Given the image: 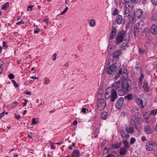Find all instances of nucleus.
I'll list each match as a JSON object with an SVG mask.
<instances>
[{"mask_svg": "<svg viewBox=\"0 0 157 157\" xmlns=\"http://www.w3.org/2000/svg\"><path fill=\"white\" fill-rule=\"evenodd\" d=\"M132 81L130 80L125 79L122 82L121 84L120 81L112 84V86L116 88L120 95H123L129 93L131 90Z\"/></svg>", "mask_w": 157, "mask_h": 157, "instance_id": "nucleus-1", "label": "nucleus"}, {"mask_svg": "<svg viewBox=\"0 0 157 157\" xmlns=\"http://www.w3.org/2000/svg\"><path fill=\"white\" fill-rule=\"evenodd\" d=\"M116 88L109 87L106 90V93L105 98L106 99H108L110 98L111 101L114 102L118 98L117 93L116 92Z\"/></svg>", "mask_w": 157, "mask_h": 157, "instance_id": "nucleus-2", "label": "nucleus"}, {"mask_svg": "<svg viewBox=\"0 0 157 157\" xmlns=\"http://www.w3.org/2000/svg\"><path fill=\"white\" fill-rule=\"evenodd\" d=\"M109 64L108 62L106 65V72L108 74H111L112 75L117 71L121 66L120 63H115L110 66H109Z\"/></svg>", "mask_w": 157, "mask_h": 157, "instance_id": "nucleus-3", "label": "nucleus"}, {"mask_svg": "<svg viewBox=\"0 0 157 157\" xmlns=\"http://www.w3.org/2000/svg\"><path fill=\"white\" fill-rule=\"evenodd\" d=\"M126 40L125 33L124 31L119 32L116 37V44L117 45H119L123 42V40Z\"/></svg>", "mask_w": 157, "mask_h": 157, "instance_id": "nucleus-4", "label": "nucleus"}, {"mask_svg": "<svg viewBox=\"0 0 157 157\" xmlns=\"http://www.w3.org/2000/svg\"><path fill=\"white\" fill-rule=\"evenodd\" d=\"M144 24V22L142 21H139L136 24L133 29V34L135 36L140 32V30L143 29Z\"/></svg>", "mask_w": 157, "mask_h": 157, "instance_id": "nucleus-5", "label": "nucleus"}, {"mask_svg": "<svg viewBox=\"0 0 157 157\" xmlns=\"http://www.w3.org/2000/svg\"><path fill=\"white\" fill-rule=\"evenodd\" d=\"M106 105L105 101L104 99H100L98 101L97 107L99 110L103 109Z\"/></svg>", "mask_w": 157, "mask_h": 157, "instance_id": "nucleus-6", "label": "nucleus"}, {"mask_svg": "<svg viewBox=\"0 0 157 157\" xmlns=\"http://www.w3.org/2000/svg\"><path fill=\"white\" fill-rule=\"evenodd\" d=\"M133 6V4L131 3L130 5H128V6H126L124 8V17H128L129 16L131 17L130 12L132 10Z\"/></svg>", "mask_w": 157, "mask_h": 157, "instance_id": "nucleus-7", "label": "nucleus"}, {"mask_svg": "<svg viewBox=\"0 0 157 157\" xmlns=\"http://www.w3.org/2000/svg\"><path fill=\"white\" fill-rule=\"evenodd\" d=\"M122 75V76L124 77L125 78L127 76V70L126 69H124L122 71V70L121 68L119 69V71L115 76V78L116 79L118 78L119 76L121 75Z\"/></svg>", "mask_w": 157, "mask_h": 157, "instance_id": "nucleus-8", "label": "nucleus"}, {"mask_svg": "<svg viewBox=\"0 0 157 157\" xmlns=\"http://www.w3.org/2000/svg\"><path fill=\"white\" fill-rule=\"evenodd\" d=\"M155 147V143L153 141H149L146 144V149L147 151H151Z\"/></svg>", "mask_w": 157, "mask_h": 157, "instance_id": "nucleus-9", "label": "nucleus"}, {"mask_svg": "<svg viewBox=\"0 0 157 157\" xmlns=\"http://www.w3.org/2000/svg\"><path fill=\"white\" fill-rule=\"evenodd\" d=\"M122 54V50L121 49L116 50L113 54V60H117L119 59V56Z\"/></svg>", "mask_w": 157, "mask_h": 157, "instance_id": "nucleus-10", "label": "nucleus"}, {"mask_svg": "<svg viewBox=\"0 0 157 157\" xmlns=\"http://www.w3.org/2000/svg\"><path fill=\"white\" fill-rule=\"evenodd\" d=\"M124 101V98L123 97H120L117 101L116 108L117 109H119L122 108Z\"/></svg>", "mask_w": 157, "mask_h": 157, "instance_id": "nucleus-11", "label": "nucleus"}, {"mask_svg": "<svg viewBox=\"0 0 157 157\" xmlns=\"http://www.w3.org/2000/svg\"><path fill=\"white\" fill-rule=\"evenodd\" d=\"M120 132L121 135L123 138L127 139L129 137L128 133L126 131H125L124 129L121 130Z\"/></svg>", "mask_w": 157, "mask_h": 157, "instance_id": "nucleus-12", "label": "nucleus"}, {"mask_svg": "<svg viewBox=\"0 0 157 157\" xmlns=\"http://www.w3.org/2000/svg\"><path fill=\"white\" fill-rule=\"evenodd\" d=\"M131 112L132 115L133 116L137 117H136L138 116L139 114V109L137 107H133L132 109Z\"/></svg>", "mask_w": 157, "mask_h": 157, "instance_id": "nucleus-13", "label": "nucleus"}, {"mask_svg": "<svg viewBox=\"0 0 157 157\" xmlns=\"http://www.w3.org/2000/svg\"><path fill=\"white\" fill-rule=\"evenodd\" d=\"M123 21V17L121 15H118L116 17L115 21V23L119 25H120L122 22Z\"/></svg>", "mask_w": 157, "mask_h": 157, "instance_id": "nucleus-14", "label": "nucleus"}, {"mask_svg": "<svg viewBox=\"0 0 157 157\" xmlns=\"http://www.w3.org/2000/svg\"><path fill=\"white\" fill-rule=\"evenodd\" d=\"M150 31L153 35H155L157 33V26L156 25L154 24L150 28Z\"/></svg>", "mask_w": 157, "mask_h": 157, "instance_id": "nucleus-15", "label": "nucleus"}, {"mask_svg": "<svg viewBox=\"0 0 157 157\" xmlns=\"http://www.w3.org/2000/svg\"><path fill=\"white\" fill-rule=\"evenodd\" d=\"M117 33V30L116 28L114 26H112V30L111 32L110 38L113 39Z\"/></svg>", "mask_w": 157, "mask_h": 157, "instance_id": "nucleus-16", "label": "nucleus"}, {"mask_svg": "<svg viewBox=\"0 0 157 157\" xmlns=\"http://www.w3.org/2000/svg\"><path fill=\"white\" fill-rule=\"evenodd\" d=\"M134 18L133 17H132L131 18H129L128 19V21L127 22V23L126 25V29H128L129 27L131 26L133 22Z\"/></svg>", "mask_w": 157, "mask_h": 157, "instance_id": "nucleus-17", "label": "nucleus"}, {"mask_svg": "<svg viewBox=\"0 0 157 157\" xmlns=\"http://www.w3.org/2000/svg\"><path fill=\"white\" fill-rule=\"evenodd\" d=\"M137 0H125L124 4L125 6H128V5H130L131 3L133 4V2L134 3H136L137 2Z\"/></svg>", "mask_w": 157, "mask_h": 157, "instance_id": "nucleus-18", "label": "nucleus"}, {"mask_svg": "<svg viewBox=\"0 0 157 157\" xmlns=\"http://www.w3.org/2000/svg\"><path fill=\"white\" fill-rule=\"evenodd\" d=\"M142 10L141 9H140L137 10L136 13H134V15L135 17H137V18H139L142 15Z\"/></svg>", "mask_w": 157, "mask_h": 157, "instance_id": "nucleus-19", "label": "nucleus"}, {"mask_svg": "<svg viewBox=\"0 0 157 157\" xmlns=\"http://www.w3.org/2000/svg\"><path fill=\"white\" fill-rule=\"evenodd\" d=\"M138 118L137 117H135L134 119H132L131 120L130 123L131 125H132V126L136 127L137 126L136 122L138 121Z\"/></svg>", "mask_w": 157, "mask_h": 157, "instance_id": "nucleus-20", "label": "nucleus"}, {"mask_svg": "<svg viewBox=\"0 0 157 157\" xmlns=\"http://www.w3.org/2000/svg\"><path fill=\"white\" fill-rule=\"evenodd\" d=\"M80 156V153L78 150H75L72 154L71 157H79Z\"/></svg>", "mask_w": 157, "mask_h": 157, "instance_id": "nucleus-21", "label": "nucleus"}, {"mask_svg": "<svg viewBox=\"0 0 157 157\" xmlns=\"http://www.w3.org/2000/svg\"><path fill=\"white\" fill-rule=\"evenodd\" d=\"M142 32L143 33V35L147 37L150 34L149 30L147 28H144V29L142 31Z\"/></svg>", "mask_w": 157, "mask_h": 157, "instance_id": "nucleus-22", "label": "nucleus"}, {"mask_svg": "<svg viewBox=\"0 0 157 157\" xmlns=\"http://www.w3.org/2000/svg\"><path fill=\"white\" fill-rule=\"evenodd\" d=\"M125 129L128 133H133L134 132L133 126L130 127H126L125 128Z\"/></svg>", "mask_w": 157, "mask_h": 157, "instance_id": "nucleus-23", "label": "nucleus"}, {"mask_svg": "<svg viewBox=\"0 0 157 157\" xmlns=\"http://www.w3.org/2000/svg\"><path fill=\"white\" fill-rule=\"evenodd\" d=\"M127 149L122 147L120 149L119 153L121 155H124L126 154Z\"/></svg>", "mask_w": 157, "mask_h": 157, "instance_id": "nucleus-24", "label": "nucleus"}, {"mask_svg": "<svg viewBox=\"0 0 157 157\" xmlns=\"http://www.w3.org/2000/svg\"><path fill=\"white\" fill-rule=\"evenodd\" d=\"M108 113L106 112H104L101 114V118L103 120H106L108 117Z\"/></svg>", "mask_w": 157, "mask_h": 157, "instance_id": "nucleus-25", "label": "nucleus"}, {"mask_svg": "<svg viewBox=\"0 0 157 157\" xmlns=\"http://www.w3.org/2000/svg\"><path fill=\"white\" fill-rule=\"evenodd\" d=\"M143 88L145 91L147 92L149 90V88L148 87V84L147 82L146 81H144L143 83Z\"/></svg>", "mask_w": 157, "mask_h": 157, "instance_id": "nucleus-26", "label": "nucleus"}, {"mask_svg": "<svg viewBox=\"0 0 157 157\" xmlns=\"http://www.w3.org/2000/svg\"><path fill=\"white\" fill-rule=\"evenodd\" d=\"M123 143L124 144V147L126 149L129 148V143L127 140H123Z\"/></svg>", "mask_w": 157, "mask_h": 157, "instance_id": "nucleus-27", "label": "nucleus"}, {"mask_svg": "<svg viewBox=\"0 0 157 157\" xmlns=\"http://www.w3.org/2000/svg\"><path fill=\"white\" fill-rule=\"evenodd\" d=\"M121 143H119L118 144H112V149H114L118 148L121 147Z\"/></svg>", "mask_w": 157, "mask_h": 157, "instance_id": "nucleus-28", "label": "nucleus"}, {"mask_svg": "<svg viewBox=\"0 0 157 157\" xmlns=\"http://www.w3.org/2000/svg\"><path fill=\"white\" fill-rule=\"evenodd\" d=\"M110 149L109 145L106 146V147L103 150V153L106 154L109 152Z\"/></svg>", "mask_w": 157, "mask_h": 157, "instance_id": "nucleus-29", "label": "nucleus"}, {"mask_svg": "<svg viewBox=\"0 0 157 157\" xmlns=\"http://www.w3.org/2000/svg\"><path fill=\"white\" fill-rule=\"evenodd\" d=\"M125 98L127 99L128 101L132 100L133 99L132 95V94H128L125 97Z\"/></svg>", "mask_w": 157, "mask_h": 157, "instance_id": "nucleus-30", "label": "nucleus"}, {"mask_svg": "<svg viewBox=\"0 0 157 157\" xmlns=\"http://www.w3.org/2000/svg\"><path fill=\"white\" fill-rule=\"evenodd\" d=\"M144 131L148 134H150L152 132L151 129L149 127L145 128Z\"/></svg>", "mask_w": 157, "mask_h": 157, "instance_id": "nucleus-31", "label": "nucleus"}, {"mask_svg": "<svg viewBox=\"0 0 157 157\" xmlns=\"http://www.w3.org/2000/svg\"><path fill=\"white\" fill-rule=\"evenodd\" d=\"M9 2H7L4 4L2 7V10H6L9 6Z\"/></svg>", "mask_w": 157, "mask_h": 157, "instance_id": "nucleus-32", "label": "nucleus"}, {"mask_svg": "<svg viewBox=\"0 0 157 157\" xmlns=\"http://www.w3.org/2000/svg\"><path fill=\"white\" fill-rule=\"evenodd\" d=\"M90 24L91 27L94 26L95 25V21L94 19H91L90 21Z\"/></svg>", "mask_w": 157, "mask_h": 157, "instance_id": "nucleus-33", "label": "nucleus"}, {"mask_svg": "<svg viewBox=\"0 0 157 157\" xmlns=\"http://www.w3.org/2000/svg\"><path fill=\"white\" fill-rule=\"evenodd\" d=\"M144 78V75L140 73V76L139 78V83H141L142 82L143 79Z\"/></svg>", "mask_w": 157, "mask_h": 157, "instance_id": "nucleus-34", "label": "nucleus"}, {"mask_svg": "<svg viewBox=\"0 0 157 157\" xmlns=\"http://www.w3.org/2000/svg\"><path fill=\"white\" fill-rule=\"evenodd\" d=\"M138 103L141 105L142 108H143L145 106V105H144L143 101L142 99H138Z\"/></svg>", "mask_w": 157, "mask_h": 157, "instance_id": "nucleus-35", "label": "nucleus"}, {"mask_svg": "<svg viewBox=\"0 0 157 157\" xmlns=\"http://www.w3.org/2000/svg\"><path fill=\"white\" fill-rule=\"evenodd\" d=\"M119 13V10L117 9H115L113 11L112 15L113 16L116 15H117Z\"/></svg>", "mask_w": 157, "mask_h": 157, "instance_id": "nucleus-36", "label": "nucleus"}, {"mask_svg": "<svg viewBox=\"0 0 157 157\" xmlns=\"http://www.w3.org/2000/svg\"><path fill=\"white\" fill-rule=\"evenodd\" d=\"M151 19L153 21H156L157 20V13H155L152 16Z\"/></svg>", "mask_w": 157, "mask_h": 157, "instance_id": "nucleus-37", "label": "nucleus"}, {"mask_svg": "<svg viewBox=\"0 0 157 157\" xmlns=\"http://www.w3.org/2000/svg\"><path fill=\"white\" fill-rule=\"evenodd\" d=\"M136 140L135 138L132 137L130 141V144H131L132 145L135 142Z\"/></svg>", "mask_w": 157, "mask_h": 157, "instance_id": "nucleus-38", "label": "nucleus"}, {"mask_svg": "<svg viewBox=\"0 0 157 157\" xmlns=\"http://www.w3.org/2000/svg\"><path fill=\"white\" fill-rule=\"evenodd\" d=\"M157 113V109H154L152 110L150 113V114L155 115Z\"/></svg>", "mask_w": 157, "mask_h": 157, "instance_id": "nucleus-39", "label": "nucleus"}, {"mask_svg": "<svg viewBox=\"0 0 157 157\" xmlns=\"http://www.w3.org/2000/svg\"><path fill=\"white\" fill-rule=\"evenodd\" d=\"M36 119L35 118H33L32 120V125H35L36 124Z\"/></svg>", "mask_w": 157, "mask_h": 157, "instance_id": "nucleus-40", "label": "nucleus"}, {"mask_svg": "<svg viewBox=\"0 0 157 157\" xmlns=\"http://www.w3.org/2000/svg\"><path fill=\"white\" fill-rule=\"evenodd\" d=\"M113 46L111 44H109L107 47L108 50L110 51V50L113 49Z\"/></svg>", "mask_w": 157, "mask_h": 157, "instance_id": "nucleus-41", "label": "nucleus"}, {"mask_svg": "<svg viewBox=\"0 0 157 157\" xmlns=\"http://www.w3.org/2000/svg\"><path fill=\"white\" fill-rule=\"evenodd\" d=\"M127 42L126 41H125V43H122V44L120 46V48H123L126 45Z\"/></svg>", "mask_w": 157, "mask_h": 157, "instance_id": "nucleus-42", "label": "nucleus"}, {"mask_svg": "<svg viewBox=\"0 0 157 157\" xmlns=\"http://www.w3.org/2000/svg\"><path fill=\"white\" fill-rule=\"evenodd\" d=\"M9 77L10 79H12L14 78V76L13 74L11 73L9 75Z\"/></svg>", "mask_w": 157, "mask_h": 157, "instance_id": "nucleus-43", "label": "nucleus"}, {"mask_svg": "<svg viewBox=\"0 0 157 157\" xmlns=\"http://www.w3.org/2000/svg\"><path fill=\"white\" fill-rule=\"evenodd\" d=\"M144 49H142L140 48H139V52L140 54H142L144 53Z\"/></svg>", "mask_w": 157, "mask_h": 157, "instance_id": "nucleus-44", "label": "nucleus"}, {"mask_svg": "<svg viewBox=\"0 0 157 157\" xmlns=\"http://www.w3.org/2000/svg\"><path fill=\"white\" fill-rule=\"evenodd\" d=\"M50 82L49 79L48 78H46L45 79V81L44 82L45 84H47L49 83Z\"/></svg>", "mask_w": 157, "mask_h": 157, "instance_id": "nucleus-45", "label": "nucleus"}, {"mask_svg": "<svg viewBox=\"0 0 157 157\" xmlns=\"http://www.w3.org/2000/svg\"><path fill=\"white\" fill-rule=\"evenodd\" d=\"M68 10V8L67 7H66L64 10L60 14H64Z\"/></svg>", "mask_w": 157, "mask_h": 157, "instance_id": "nucleus-46", "label": "nucleus"}, {"mask_svg": "<svg viewBox=\"0 0 157 157\" xmlns=\"http://www.w3.org/2000/svg\"><path fill=\"white\" fill-rule=\"evenodd\" d=\"M24 23V22L23 21L21 20V21L18 22L16 23V24L18 25H20L21 24H23Z\"/></svg>", "mask_w": 157, "mask_h": 157, "instance_id": "nucleus-47", "label": "nucleus"}, {"mask_svg": "<svg viewBox=\"0 0 157 157\" xmlns=\"http://www.w3.org/2000/svg\"><path fill=\"white\" fill-rule=\"evenodd\" d=\"M12 82L13 83L14 86H16V87H18V86H19L18 84H17L14 80H12Z\"/></svg>", "mask_w": 157, "mask_h": 157, "instance_id": "nucleus-48", "label": "nucleus"}, {"mask_svg": "<svg viewBox=\"0 0 157 157\" xmlns=\"http://www.w3.org/2000/svg\"><path fill=\"white\" fill-rule=\"evenodd\" d=\"M151 2L154 5H157V0H151Z\"/></svg>", "mask_w": 157, "mask_h": 157, "instance_id": "nucleus-49", "label": "nucleus"}, {"mask_svg": "<svg viewBox=\"0 0 157 157\" xmlns=\"http://www.w3.org/2000/svg\"><path fill=\"white\" fill-rule=\"evenodd\" d=\"M3 46L4 48H7L8 46L6 44V43L5 42L3 41Z\"/></svg>", "mask_w": 157, "mask_h": 157, "instance_id": "nucleus-50", "label": "nucleus"}, {"mask_svg": "<svg viewBox=\"0 0 157 157\" xmlns=\"http://www.w3.org/2000/svg\"><path fill=\"white\" fill-rule=\"evenodd\" d=\"M94 131V133L98 134L99 132V130L98 128H96Z\"/></svg>", "mask_w": 157, "mask_h": 157, "instance_id": "nucleus-51", "label": "nucleus"}, {"mask_svg": "<svg viewBox=\"0 0 157 157\" xmlns=\"http://www.w3.org/2000/svg\"><path fill=\"white\" fill-rule=\"evenodd\" d=\"M106 143V140H104L103 142L101 144V147H102Z\"/></svg>", "mask_w": 157, "mask_h": 157, "instance_id": "nucleus-52", "label": "nucleus"}, {"mask_svg": "<svg viewBox=\"0 0 157 157\" xmlns=\"http://www.w3.org/2000/svg\"><path fill=\"white\" fill-rule=\"evenodd\" d=\"M86 110L88 111V110L86 108H83L82 109L81 111L82 113H85L86 112Z\"/></svg>", "mask_w": 157, "mask_h": 157, "instance_id": "nucleus-53", "label": "nucleus"}, {"mask_svg": "<svg viewBox=\"0 0 157 157\" xmlns=\"http://www.w3.org/2000/svg\"><path fill=\"white\" fill-rule=\"evenodd\" d=\"M57 55L56 53H54V55H53L52 56L54 57L53 59V61H55L56 60V56H57Z\"/></svg>", "mask_w": 157, "mask_h": 157, "instance_id": "nucleus-54", "label": "nucleus"}, {"mask_svg": "<svg viewBox=\"0 0 157 157\" xmlns=\"http://www.w3.org/2000/svg\"><path fill=\"white\" fill-rule=\"evenodd\" d=\"M106 157H115V156L112 154H109Z\"/></svg>", "mask_w": 157, "mask_h": 157, "instance_id": "nucleus-55", "label": "nucleus"}, {"mask_svg": "<svg viewBox=\"0 0 157 157\" xmlns=\"http://www.w3.org/2000/svg\"><path fill=\"white\" fill-rule=\"evenodd\" d=\"M5 115V112H3L2 113L0 114V119L2 118V117L4 115Z\"/></svg>", "mask_w": 157, "mask_h": 157, "instance_id": "nucleus-56", "label": "nucleus"}, {"mask_svg": "<svg viewBox=\"0 0 157 157\" xmlns=\"http://www.w3.org/2000/svg\"><path fill=\"white\" fill-rule=\"evenodd\" d=\"M141 140L142 141H144L146 140V139L145 136H143L141 138Z\"/></svg>", "mask_w": 157, "mask_h": 157, "instance_id": "nucleus-57", "label": "nucleus"}, {"mask_svg": "<svg viewBox=\"0 0 157 157\" xmlns=\"http://www.w3.org/2000/svg\"><path fill=\"white\" fill-rule=\"evenodd\" d=\"M30 78H31L33 79H36L38 78V77H37L36 76H33L31 77Z\"/></svg>", "mask_w": 157, "mask_h": 157, "instance_id": "nucleus-58", "label": "nucleus"}, {"mask_svg": "<svg viewBox=\"0 0 157 157\" xmlns=\"http://www.w3.org/2000/svg\"><path fill=\"white\" fill-rule=\"evenodd\" d=\"M24 101H25V102H24L22 103V104L23 105V106H25L27 104V103H26L27 100L25 99Z\"/></svg>", "mask_w": 157, "mask_h": 157, "instance_id": "nucleus-59", "label": "nucleus"}, {"mask_svg": "<svg viewBox=\"0 0 157 157\" xmlns=\"http://www.w3.org/2000/svg\"><path fill=\"white\" fill-rule=\"evenodd\" d=\"M15 118L17 119H19L20 118V115H15Z\"/></svg>", "mask_w": 157, "mask_h": 157, "instance_id": "nucleus-60", "label": "nucleus"}, {"mask_svg": "<svg viewBox=\"0 0 157 157\" xmlns=\"http://www.w3.org/2000/svg\"><path fill=\"white\" fill-rule=\"evenodd\" d=\"M77 124V122L76 121H74L73 122V124L74 125H76Z\"/></svg>", "mask_w": 157, "mask_h": 157, "instance_id": "nucleus-61", "label": "nucleus"}, {"mask_svg": "<svg viewBox=\"0 0 157 157\" xmlns=\"http://www.w3.org/2000/svg\"><path fill=\"white\" fill-rule=\"evenodd\" d=\"M34 7V6H28V7L29 8H30L31 10L33 8V7Z\"/></svg>", "mask_w": 157, "mask_h": 157, "instance_id": "nucleus-62", "label": "nucleus"}, {"mask_svg": "<svg viewBox=\"0 0 157 157\" xmlns=\"http://www.w3.org/2000/svg\"><path fill=\"white\" fill-rule=\"evenodd\" d=\"M98 134H96L94 133L93 134V136H94V137L95 138L98 136Z\"/></svg>", "mask_w": 157, "mask_h": 157, "instance_id": "nucleus-63", "label": "nucleus"}, {"mask_svg": "<svg viewBox=\"0 0 157 157\" xmlns=\"http://www.w3.org/2000/svg\"><path fill=\"white\" fill-rule=\"evenodd\" d=\"M25 94L27 95H30L31 93L30 91H27L25 92Z\"/></svg>", "mask_w": 157, "mask_h": 157, "instance_id": "nucleus-64", "label": "nucleus"}]
</instances>
